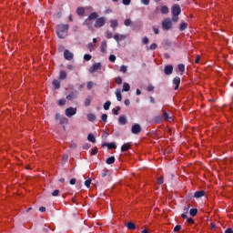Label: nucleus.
<instances>
[{"mask_svg":"<svg viewBox=\"0 0 233 233\" xmlns=\"http://www.w3.org/2000/svg\"><path fill=\"white\" fill-rule=\"evenodd\" d=\"M93 86H94V83L93 82H88L87 83V90H92Z\"/></svg>","mask_w":233,"mask_h":233,"instance_id":"nucleus-53","label":"nucleus"},{"mask_svg":"<svg viewBox=\"0 0 233 233\" xmlns=\"http://www.w3.org/2000/svg\"><path fill=\"white\" fill-rule=\"evenodd\" d=\"M68 123V119L66 117L60 118V125H66Z\"/></svg>","mask_w":233,"mask_h":233,"instance_id":"nucleus-38","label":"nucleus"},{"mask_svg":"<svg viewBox=\"0 0 233 233\" xmlns=\"http://www.w3.org/2000/svg\"><path fill=\"white\" fill-rule=\"evenodd\" d=\"M130 91V84L124 83L122 92H129Z\"/></svg>","mask_w":233,"mask_h":233,"instance_id":"nucleus-22","label":"nucleus"},{"mask_svg":"<svg viewBox=\"0 0 233 233\" xmlns=\"http://www.w3.org/2000/svg\"><path fill=\"white\" fill-rule=\"evenodd\" d=\"M163 116L166 121H169L170 117H168V113H167V111H163Z\"/></svg>","mask_w":233,"mask_h":233,"instance_id":"nucleus-41","label":"nucleus"},{"mask_svg":"<svg viewBox=\"0 0 233 233\" xmlns=\"http://www.w3.org/2000/svg\"><path fill=\"white\" fill-rule=\"evenodd\" d=\"M172 22L177 23L179 21V15L181 14V6L179 5H173L171 7Z\"/></svg>","mask_w":233,"mask_h":233,"instance_id":"nucleus-2","label":"nucleus"},{"mask_svg":"<svg viewBox=\"0 0 233 233\" xmlns=\"http://www.w3.org/2000/svg\"><path fill=\"white\" fill-rule=\"evenodd\" d=\"M225 233H233L232 228H228L225 230Z\"/></svg>","mask_w":233,"mask_h":233,"instance_id":"nucleus-63","label":"nucleus"},{"mask_svg":"<svg viewBox=\"0 0 233 233\" xmlns=\"http://www.w3.org/2000/svg\"><path fill=\"white\" fill-rule=\"evenodd\" d=\"M203 196H205V190H199L194 193V198H196L197 199H199V198H203Z\"/></svg>","mask_w":233,"mask_h":233,"instance_id":"nucleus-14","label":"nucleus"},{"mask_svg":"<svg viewBox=\"0 0 233 233\" xmlns=\"http://www.w3.org/2000/svg\"><path fill=\"white\" fill-rule=\"evenodd\" d=\"M189 214L192 218H195V216H198V208H191Z\"/></svg>","mask_w":233,"mask_h":233,"instance_id":"nucleus-29","label":"nucleus"},{"mask_svg":"<svg viewBox=\"0 0 233 233\" xmlns=\"http://www.w3.org/2000/svg\"><path fill=\"white\" fill-rule=\"evenodd\" d=\"M90 103H92V96H88L84 102L85 106H90Z\"/></svg>","mask_w":233,"mask_h":233,"instance_id":"nucleus-20","label":"nucleus"},{"mask_svg":"<svg viewBox=\"0 0 233 233\" xmlns=\"http://www.w3.org/2000/svg\"><path fill=\"white\" fill-rule=\"evenodd\" d=\"M132 134L137 135L141 132V126L139 124H135L131 128Z\"/></svg>","mask_w":233,"mask_h":233,"instance_id":"nucleus-8","label":"nucleus"},{"mask_svg":"<svg viewBox=\"0 0 233 233\" xmlns=\"http://www.w3.org/2000/svg\"><path fill=\"white\" fill-rule=\"evenodd\" d=\"M96 114H94V113L87 114L88 121H90L91 123H94V121H96Z\"/></svg>","mask_w":233,"mask_h":233,"instance_id":"nucleus-15","label":"nucleus"},{"mask_svg":"<svg viewBox=\"0 0 233 233\" xmlns=\"http://www.w3.org/2000/svg\"><path fill=\"white\" fill-rule=\"evenodd\" d=\"M119 110H121V107H120V106H116V109L114 108V109H113V114H114V116H118V115H119Z\"/></svg>","mask_w":233,"mask_h":233,"instance_id":"nucleus-39","label":"nucleus"},{"mask_svg":"<svg viewBox=\"0 0 233 233\" xmlns=\"http://www.w3.org/2000/svg\"><path fill=\"white\" fill-rule=\"evenodd\" d=\"M124 25L125 26H130V25H132V20H130V18L126 19Z\"/></svg>","mask_w":233,"mask_h":233,"instance_id":"nucleus-37","label":"nucleus"},{"mask_svg":"<svg viewBox=\"0 0 233 233\" xmlns=\"http://www.w3.org/2000/svg\"><path fill=\"white\" fill-rule=\"evenodd\" d=\"M64 57L66 61H72V59H74V54H72L68 49H66L64 52Z\"/></svg>","mask_w":233,"mask_h":233,"instance_id":"nucleus-9","label":"nucleus"},{"mask_svg":"<svg viewBox=\"0 0 233 233\" xmlns=\"http://www.w3.org/2000/svg\"><path fill=\"white\" fill-rule=\"evenodd\" d=\"M160 12H161V14L166 15V14H168V12H170V10L168 9V6L163 5L160 9Z\"/></svg>","mask_w":233,"mask_h":233,"instance_id":"nucleus-27","label":"nucleus"},{"mask_svg":"<svg viewBox=\"0 0 233 233\" xmlns=\"http://www.w3.org/2000/svg\"><path fill=\"white\" fill-rule=\"evenodd\" d=\"M52 85H53L55 90H59V88H61V82H59V80H57V79H54L52 82Z\"/></svg>","mask_w":233,"mask_h":233,"instance_id":"nucleus-13","label":"nucleus"},{"mask_svg":"<svg viewBox=\"0 0 233 233\" xmlns=\"http://www.w3.org/2000/svg\"><path fill=\"white\" fill-rule=\"evenodd\" d=\"M77 114L76 107H69L66 109V117H72V116H76Z\"/></svg>","mask_w":233,"mask_h":233,"instance_id":"nucleus-5","label":"nucleus"},{"mask_svg":"<svg viewBox=\"0 0 233 233\" xmlns=\"http://www.w3.org/2000/svg\"><path fill=\"white\" fill-rule=\"evenodd\" d=\"M130 148H132V146H130V144H124L121 147V152H127V150H130Z\"/></svg>","mask_w":233,"mask_h":233,"instance_id":"nucleus-17","label":"nucleus"},{"mask_svg":"<svg viewBox=\"0 0 233 233\" xmlns=\"http://www.w3.org/2000/svg\"><path fill=\"white\" fill-rule=\"evenodd\" d=\"M173 85H175V90H179V85H181V78L179 76H176L172 81Z\"/></svg>","mask_w":233,"mask_h":233,"instance_id":"nucleus-10","label":"nucleus"},{"mask_svg":"<svg viewBox=\"0 0 233 233\" xmlns=\"http://www.w3.org/2000/svg\"><path fill=\"white\" fill-rule=\"evenodd\" d=\"M190 207H192V206L190 204H188L187 206H186L184 208L185 214H188V210H190Z\"/></svg>","mask_w":233,"mask_h":233,"instance_id":"nucleus-46","label":"nucleus"},{"mask_svg":"<svg viewBox=\"0 0 233 233\" xmlns=\"http://www.w3.org/2000/svg\"><path fill=\"white\" fill-rule=\"evenodd\" d=\"M97 152H98L97 147H95L92 149L91 154H92V156H96V154H97Z\"/></svg>","mask_w":233,"mask_h":233,"instance_id":"nucleus-57","label":"nucleus"},{"mask_svg":"<svg viewBox=\"0 0 233 233\" xmlns=\"http://www.w3.org/2000/svg\"><path fill=\"white\" fill-rule=\"evenodd\" d=\"M90 185H92V179H87L85 181V186L86 187V188H90Z\"/></svg>","mask_w":233,"mask_h":233,"instance_id":"nucleus-36","label":"nucleus"},{"mask_svg":"<svg viewBox=\"0 0 233 233\" xmlns=\"http://www.w3.org/2000/svg\"><path fill=\"white\" fill-rule=\"evenodd\" d=\"M77 97V95H76L74 92H71L69 95L66 96V99L68 101H72L73 99H76Z\"/></svg>","mask_w":233,"mask_h":233,"instance_id":"nucleus-23","label":"nucleus"},{"mask_svg":"<svg viewBox=\"0 0 233 233\" xmlns=\"http://www.w3.org/2000/svg\"><path fill=\"white\" fill-rule=\"evenodd\" d=\"M105 23H106L105 17L96 18L95 22V28H101L105 26Z\"/></svg>","mask_w":233,"mask_h":233,"instance_id":"nucleus-6","label":"nucleus"},{"mask_svg":"<svg viewBox=\"0 0 233 233\" xmlns=\"http://www.w3.org/2000/svg\"><path fill=\"white\" fill-rule=\"evenodd\" d=\"M109 61H111V63H116V55H110Z\"/></svg>","mask_w":233,"mask_h":233,"instance_id":"nucleus-48","label":"nucleus"},{"mask_svg":"<svg viewBox=\"0 0 233 233\" xmlns=\"http://www.w3.org/2000/svg\"><path fill=\"white\" fill-rule=\"evenodd\" d=\"M58 79H61V80L66 79V71L61 70Z\"/></svg>","mask_w":233,"mask_h":233,"instance_id":"nucleus-26","label":"nucleus"},{"mask_svg":"<svg viewBox=\"0 0 233 233\" xmlns=\"http://www.w3.org/2000/svg\"><path fill=\"white\" fill-rule=\"evenodd\" d=\"M101 119H102V121H104V123H106V121L108 120V115L103 114L101 116Z\"/></svg>","mask_w":233,"mask_h":233,"instance_id":"nucleus-40","label":"nucleus"},{"mask_svg":"<svg viewBox=\"0 0 233 233\" xmlns=\"http://www.w3.org/2000/svg\"><path fill=\"white\" fill-rule=\"evenodd\" d=\"M142 43L144 45H148V37H144L143 40H142Z\"/></svg>","mask_w":233,"mask_h":233,"instance_id":"nucleus-62","label":"nucleus"},{"mask_svg":"<svg viewBox=\"0 0 233 233\" xmlns=\"http://www.w3.org/2000/svg\"><path fill=\"white\" fill-rule=\"evenodd\" d=\"M102 147H107V148L109 150H112V148H117V146L114 142H111V143H106V142L102 143Z\"/></svg>","mask_w":233,"mask_h":233,"instance_id":"nucleus-12","label":"nucleus"},{"mask_svg":"<svg viewBox=\"0 0 233 233\" xmlns=\"http://www.w3.org/2000/svg\"><path fill=\"white\" fill-rule=\"evenodd\" d=\"M118 122L121 124V125H125L127 123V117L125 116H119L118 118Z\"/></svg>","mask_w":233,"mask_h":233,"instance_id":"nucleus-33","label":"nucleus"},{"mask_svg":"<svg viewBox=\"0 0 233 233\" xmlns=\"http://www.w3.org/2000/svg\"><path fill=\"white\" fill-rule=\"evenodd\" d=\"M97 16H98L97 13L96 12L91 13L84 22V25H86V26H88V28H90V26H92V21L97 19Z\"/></svg>","mask_w":233,"mask_h":233,"instance_id":"nucleus-3","label":"nucleus"},{"mask_svg":"<svg viewBox=\"0 0 233 233\" xmlns=\"http://www.w3.org/2000/svg\"><path fill=\"white\" fill-rule=\"evenodd\" d=\"M86 48L89 49V52H92L94 50V48H96V45H94L92 43L87 44Z\"/></svg>","mask_w":233,"mask_h":233,"instance_id":"nucleus-34","label":"nucleus"},{"mask_svg":"<svg viewBox=\"0 0 233 233\" xmlns=\"http://www.w3.org/2000/svg\"><path fill=\"white\" fill-rule=\"evenodd\" d=\"M76 14H77L78 15H85V8H83V7H78V8L76 9Z\"/></svg>","mask_w":233,"mask_h":233,"instance_id":"nucleus-30","label":"nucleus"},{"mask_svg":"<svg viewBox=\"0 0 233 233\" xmlns=\"http://www.w3.org/2000/svg\"><path fill=\"white\" fill-rule=\"evenodd\" d=\"M120 41H123L124 39H127V35H119Z\"/></svg>","mask_w":233,"mask_h":233,"instance_id":"nucleus-64","label":"nucleus"},{"mask_svg":"<svg viewBox=\"0 0 233 233\" xmlns=\"http://www.w3.org/2000/svg\"><path fill=\"white\" fill-rule=\"evenodd\" d=\"M163 30H170L172 28V20L170 18H166L162 21Z\"/></svg>","mask_w":233,"mask_h":233,"instance_id":"nucleus-4","label":"nucleus"},{"mask_svg":"<svg viewBox=\"0 0 233 233\" xmlns=\"http://www.w3.org/2000/svg\"><path fill=\"white\" fill-rule=\"evenodd\" d=\"M116 96L117 101H121L123 99V96L121 95V89L116 90Z\"/></svg>","mask_w":233,"mask_h":233,"instance_id":"nucleus-21","label":"nucleus"},{"mask_svg":"<svg viewBox=\"0 0 233 233\" xmlns=\"http://www.w3.org/2000/svg\"><path fill=\"white\" fill-rule=\"evenodd\" d=\"M172 72H174V66L170 65L165 66L164 73L166 74V76H170Z\"/></svg>","mask_w":233,"mask_h":233,"instance_id":"nucleus-11","label":"nucleus"},{"mask_svg":"<svg viewBox=\"0 0 233 233\" xmlns=\"http://www.w3.org/2000/svg\"><path fill=\"white\" fill-rule=\"evenodd\" d=\"M97 70H101V62L95 63L93 66L89 68L90 74H94V72H97Z\"/></svg>","mask_w":233,"mask_h":233,"instance_id":"nucleus-7","label":"nucleus"},{"mask_svg":"<svg viewBox=\"0 0 233 233\" xmlns=\"http://www.w3.org/2000/svg\"><path fill=\"white\" fill-rule=\"evenodd\" d=\"M110 26L111 28H117V26H119V23L117 20H110Z\"/></svg>","mask_w":233,"mask_h":233,"instance_id":"nucleus-25","label":"nucleus"},{"mask_svg":"<svg viewBox=\"0 0 233 233\" xmlns=\"http://www.w3.org/2000/svg\"><path fill=\"white\" fill-rule=\"evenodd\" d=\"M106 39H112L114 37V35L110 31H106Z\"/></svg>","mask_w":233,"mask_h":233,"instance_id":"nucleus-35","label":"nucleus"},{"mask_svg":"<svg viewBox=\"0 0 233 233\" xmlns=\"http://www.w3.org/2000/svg\"><path fill=\"white\" fill-rule=\"evenodd\" d=\"M127 66H121L120 72H123V74H127Z\"/></svg>","mask_w":233,"mask_h":233,"instance_id":"nucleus-45","label":"nucleus"},{"mask_svg":"<svg viewBox=\"0 0 233 233\" xmlns=\"http://www.w3.org/2000/svg\"><path fill=\"white\" fill-rule=\"evenodd\" d=\"M110 105H112V102L106 101V102L104 104V110H110Z\"/></svg>","mask_w":233,"mask_h":233,"instance_id":"nucleus-32","label":"nucleus"},{"mask_svg":"<svg viewBox=\"0 0 233 233\" xmlns=\"http://www.w3.org/2000/svg\"><path fill=\"white\" fill-rule=\"evenodd\" d=\"M147 92H154V86L149 85V86H147Z\"/></svg>","mask_w":233,"mask_h":233,"instance_id":"nucleus-60","label":"nucleus"},{"mask_svg":"<svg viewBox=\"0 0 233 233\" xmlns=\"http://www.w3.org/2000/svg\"><path fill=\"white\" fill-rule=\"evenodd\" d=\"M90 144H88V143H86V144H84V146H83V148H84V150H88V148H90Z\"/></svg>","mask_w":233,"mask_h":233,"instance_id":"nucleus-59","label":"nucleus"},{"mask_svg":"<svg viewBox=\"0 0 233 233\" xmlns=\"http://www.w3.org/2000/svg\"><path fill=\"white\" fill-rule=\"evenodd\" d=\"M106 46H107L106 41H103L101 43V46H100V50H101L102 54H105V52H106Z\"/></svg>","mask_w":233,"mask_h":233,"instance_id":"nucleus-19","label":"nucleus"},{"mask_svg":"<svg viewBox=\"0 0 233 233\" xmlns=\"http://www.w3.org/2000/svg\"><path fill=\"white\" fill-rule=\"evenodd\" d=\"M116 85H122L123 83V78L121 76H118L116 80Z\"/></svg>","mask_w":233,"mask_h":233,"instance_id":"nucleus-49","label":"nucleus"},{"mask_svg":"<svg viewBox=\"0 0 233 233\" xmlns=\"http://www.w3.org/2000/svg\"><path fill=\"white\" fill-rule=\"evenodd\" d=\"M58 105H59L60 106H65V105H66V100H65V99H60V100L58 101Z\"/></svg>","mask_w":233,"mask_h":233,"instance_id":"nucleus-42","label":"nucleus"},{"mask_svg":"<svg viewBox=\"0 0 233 233\" xmlns=\"http://www.w3.org/2000/svg\"><path fill=\"white\" fill-rule=\"evenodd\" d=\"M76 147H77V145H76V143L72 142L70 148H71V150H75V148H76Z\"/></svg>","mask_w":233,"mask_h":233,"instance_id":"nucleus-61","label":"nucleus"},{"mask_svg":"<svg viewBox=\"0 0 233 233\" xmlns=\"http://www.w3.org/2000/svg\"><path fill=\"white\" fill-rule=\"evenodd\" d=\"M113 37H114L115 41H116V43H119V41H121V39L119 37V34L115 35Z\"/></svg>","mask_w":233,"mask_h":233,"instance_id":"nucleus-52","label":"nucleus"},{"mask_svg":"<svg viewBox=\"0 0 233 233\" xmlns=\"http://www.w3.org/2000/svg\"><path fill=\"white\" fill-rule=\"evenodd\" d=\"M126 227L128 230H136V224L134 222H127Z\"/></svg>","mask_w":233,"mask_h":233,"instance_id":"nucleus-18","label":"nucleus"},{"mask_svg":"<svg viewBox=\"0 0 233 233\" xmlns=\"http://www.w3.org/2000/svg\"><path fill=\"white\" fill-rule=\"evenodd\" d=\"M106 165H114V163H116V157L112 156L109 157L106 160Z\"/></svg>","mask_w":233,"mask_h":233,"instance_id":"nucleus-16","label":"nucleus"},{"mask_svg":"<svg viewBox=\"0 0 233 233\" xmlns=\"http://www.w3.org/2000/svg\"><path fill=\"white\" fill-rule=\"evenodd\" d=\"M156 48H157V44L156 43L151 44L149 46V50H156Z\"/></svg>","mask_w":233,"mask_h":233,"instance_id":"nucleus-44","label":"nucleus"},{"mask_svg":"<svg viewBox=\"0 0 233 233\" xmlns=\"http://www.w3.org/2000/svg\"><path fill=\"white\" fill-rule=\"evenodd\" d=\"M141 4L148 6V5H150V0H141Z\"/></svg>","mask_w":233,"mask_h":233,"instance_id":"nucleus-51","label":"nucleus"},{"mask_svg":"<svg viewBox=\"0 0 233 233\" xmlns=\"http://www.w3.org/2000/svg\"><path fill=\"white\" fill-rule=\"evenodd\" d=\"M110 172L108 170H105L101 173L102 177H106V176H109Z\"/></svg>","mask_w":233,"mask_h":233,"instance_id":"nucleus-47","label":"nucleus"},{"mask_svg":"<svg viewBox=\"0 0 233 233\" xmlns=\"http://www.w3.org/2000/svg\"><path fill=\"white\" fill-rule=\"evenodd\" d=\"M187 223H189L190 225H194V218H187Z\"/></svg>","mask_w":233,"mask_h":233,"instance_id":"nucleus-58","label":"nucleus"},{"mask_svg":"<svg viewBox=\"0 0 233 233\" xmlns=\"http://www.w3.org/2000/svg\"><path fill=\"white\" fill-rule=\"evenodd\" d=\"M179 230H181V226H180V225H177V226L174 228V232H179Z\"/></svg>","mask_w":233,"mask_h":233,"instance_id":"nucleus-56","label":"nucleus"},{"mask_svg":"<svg viewBox=\"0 0 233 233\" xmlns=\"http://www.w3.org/2000/svg\"><path fill=\"white\" fill-rule=\"evenodd\" d=\"M68 28H70L68 24H60L56 25V35L59 39H65V37L68 35Z\"/></svg>","mask_w":233,"mask_h":233,"instance_id":"nucleus-1","label":"nucleus"},{"mask_svg":"<svg viewBox=\"0 0 233 233\" xmlns=\"http://www.w3.org/2000/svg\"><path fill=\"white\" fill-rule=\"evenodd\" d=\"M84 59H85V61H90V59H92V56L88 55V54H86L84 56Z\"/></svg>","mask_w":233,"mask_h":233,"instance_id":"nucleus-43","label":"nucleus"},{"mask_svg":"<svg viewBox=\"0 0 233 233\" xmlns=\"http://www.w3.org/2000/svg\"><path fill=\"white\" fill-rule=\"evenodd\" d=\"M188 25L187 23H181L179 26L180 32H183L184 30H187Z\"/></svg>","mask_w":233,"mask_h":233,"instance_id":"nucleus-31","label":"nucleus"},{"mask_svg":"<svg viewBox=\"0 0 233 233\" xmlns=\"http://www.w3.org/2000/svg\"><path fill=\"white\" fill-rule=\"evenodd\" d=\"M52 196H53L54 198L59 196V189L54 190V192L52 193Z\"/></svg>","mask_w":233,"mask_h":233,"instance_id":"nucleus-54","label":"nucleus"},{"mask_svg":"<svg viewBox=\"0 0 233 233\" xmlns=\"http://www.w3.org/2000/svg\"><path fill=\"white\" fill-rule=\"evenodd\" d=\"M177 68H178V72H180V76H183V74H185V65L179 64L177 66Z\"/></svg>","mask_w":233,"mask_h":233,"instance_id":"nucleus-24","label":"nucleus"},{"mask_svg":"<svg viewBox=\"0 0 233 233\" xmlns=\"http://www.w3.org/2000/svg\"><path fill=\"white\" fill-rule=\"evenodd\" d=\"M87 139L90 143H96V137H94V134L92 133L87 136Z\"/></svg>","mask_w":233,"mask_h":233,"instance_id":"nucleus-28","label":"nucleus"},{"mask_svg":"<svg viewBox=\"0 0 233 233\" xmlns=\"http://www.w3.org/2000/svg\"><path fill=\"white\" fill-rule=\"evenodd\" d=\"M163 177H158L157 179V184L158 185H163Z\"/></svg>","mask_w":233,"mask_h":233,"instance_id":"nucleus-55","label":"nucleus"},{"mask_svg":"<svg viewBox=\"0 0 233 233\" xmlns=\"http://www.w3.org/2000/svg\"><path fill=\"white\" fill-rule=\"evenodd\" d=\"M123 5H125L126 6H128V5H130V3H132V0H122Z\"/></svg>","mask_w":233,"mask_h":233,"instance_id":"nucleus-50","label":"nucleus"}]
</instances>
